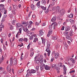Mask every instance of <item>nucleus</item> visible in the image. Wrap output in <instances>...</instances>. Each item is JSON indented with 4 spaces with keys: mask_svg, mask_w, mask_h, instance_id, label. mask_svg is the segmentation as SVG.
<instances>
[{
    "mask_svg": "<svg viewBox=\"0 0 77 77\" xmlns=\"http://www.w3.org/2000/svg\"><path fill=\"white\" fill-rule=\"evenodd\" d=\"M12 12L14 15H15L16 14V13L15 12V11L14 10H12Z\"/></svg>",
    "mask_w": 77,
    "mask_h": 77,
    "instance_id": "39",
    "label": "nucleus"
},
{
    "mask_svg": "<svg viewBox=\"0 0 77 77\" xmlns=\"http://www.w3.org/2000/svg\"><path fill=\"white\" fill-rule=\"evenodd\" d=\"M13 64L14 65H17V60H14L13 61H12V59L11 58L10 60V64L11 66H12Z\"/></svg>",
    "mask_w": 77,
    "mask_h": 77,
    "instance_id": "2",
    "label": "nucleus"
},
{
    "mask_svg": "<svg viewBox=\"0 0 77 77\" xmlns=\"http://www.w3.org/2000/svg\"><path fill=\"white\" fill-rule=\"evenodd\" d=\"M35 72H36V71L34 69H31L30 71H29V69H28L27 71V74H26V77H28L29 75L30 76V75H32V73H35Z\"/></svg>",
    "mask_w": 77,
    "mask_h": 77,
    "instance_id": "1",
    "label": "nucleus"
},
{
    "mask_svg": "<svg viewBox=\"0 0 77 77\" xmlns=\"http://www.w3.org/2000/svg\"><path fill=\"white\" fill-rule=\"evenodd\" d=\"M3 27V25H0V29H2Z\"/></svg>",
    "mask_w": 77,
    "mask_h": 77,
    "instance_id": "61",
    "label": "nucleus"
},
{
    "mask_svg": "<svg viewBox=\"0 0 77 77\" xmlns=\"http://www.w3.org/2000/svg\"><path fill=\"white\" fill-rule=\"evenodd\" d=\"M53 27H54L53 23H52L51 25L49 26V29H53Z\"/></svg>",
    "mask_w": 77,
    "mask_h": 77,
    "instance_id": "22",
    "label": "nucleus"
},
{
    "mask_svg": "<svg viewBox=\"0 0 77 77\" xmlns=\"http://www.w3.org/2000/svg\"><path fill=\"white\" fill-rule=\"evenodd\" d=\"M35 24L36 26H39V23L37 22H36Z\"/></svg>",
    "mask_w": 77,
    "mask_h": 77,
    "instance_id": "50",
    "label": "nucleus"
},
{
    "mask_svg": "<svg viewBox=\"0 0 77 77\" xmlns=\"http://www.w3.org/2000/svg\"><path fill=\"white\" fill-rule=\"evenodd\" d=\"M62 63H59L58 64V66H60L61 67H62Z\"/></svg>",
    "mask_w": 77,
    "mask_h": 77,
    "instance_id": "30",
    "label": "nucleus"
},
{
    "mask_svg": "<svg viewBox=\"0 0 77 77\" xmlns=\"http://www.w3.org/2000/svg\"><path fill=\"white\" fill-rule=\"evenodd\" d=\"M52 67V68H56V65L55 64H52L51 65Z\"/></svg>",
    "mask_w": 77,
    "mask_h": 77,
    "instance_id": "44",
    "label": "nucleus"
},
{
    "mask_svg": "<svg viewBox=\"0 0 77 77\" xmlns=\"http://www.w3.org/2000/svg\"><path fill=\"white\" fill-rule=\"evenodd\" d=\"M65 13V10H61L60 11V14H61V16L62 15H63V14H64Z\"/></svg>",
    "mask_w": 77,
    "mask_h": 77,
    "instance_id": "13",
    "label": "nucleus"
},
{
    "mask_svg": "<svg viewBox=\"0 0 77 77\" xmlns=\"http://www.w3.org/2000/svg\"><path fill=\"white\" fill-rule=\"evenodd\" d=\"M56 9L57 10V11H59V10H60V7L59 6H57L56 8Z\"/></svg>",
    "mask_w": 77,
    "mask_h": 77,
    "instance_id": "45",
    "label": "nucleus"
},
{
    "mask_svg": "<svg viewBox=\"0 0 77 77\" xmlns=\"http://www.w3.org/2000/svg\"><path fill=\"white\" fill-rule=\"evenodd\" d=\"M64 28H65V27L63 26L61 29V30H64Z\"/></svg>",
    "mask_w": 77,
    "mask_h": 77,
    "instance_id": "63",
    "label": "nucleus"
},
{
    "mask_svg": "<svg viewBox=\"0 0 77 77\" xmlns=\"http://www.w3.org/2000/svg\"><path fill=\"white\" fill-rule=\"evenodd\" d=\"M64 35H65L66 36H67L68 35V32H65L64 33Z\"/></svg>",
    "mask_w": 77,
    "mask_h": 77,
    "instance_id": "47",
    "label": "nucleus"
},
{
    "mask_svg": "<svg viewBox=\"0 0 77 77\" xmlns=\"http://www.w3.org/2000/svg\"><path fill=\"white\" fill-rule=\"evenodd\" d=\"M44 61V60L42 58H41L40 61V63H43V62Z\"/></svg>",
    "mask_w": 77,
    "mask_h": 77,
    "instance_id": "43",
    "label": "nucleus"
},
{
    "mask_svg": "<svg viewBox=\"0 0 77 77\" xmlns=\"http://www.w3.org/2000/svg\"><path fill=\"white\" fill-rule=\"evenodd\" d=\"M5 18H4V17H3L2 18L1 22H2V23L4 22V21H5Z\"/></svg>",
    "mask_w": 77,
    "mask_h": 77,
    "instance_id": "49",
    "label": "nucleus"
},
{
    "mask_svg": "<svg viewBox=\"0 0 77 77\" xmlns=\"http://www.w3.org/2000/svg\"><path fill=\"white\" fill-rule=\"evenodd\" d=\"M30 45H31V44L30 43H29V45L27 46V49L28 50H29L30 49Z\"/></svg>",
    "mask_w": 77,
    "mask_h": 77,
    "instance_id": "42",
    "label": "nucleus"
},
{
    "mask_svg": "<svg viewBox=\"0 0 77 77\" xmlns=\"http://www.w3.org/2000/svg\"><path fill=\"white\" fill-rule=\"evenodd\" d=\"M38 41V38H35L34 39L33 42H37V41Z\"/></svg>",
    "mask_w": 77,
    "mask_h": 77,
    "instance_id": "31",
    "label": "nucleus"
},
{
    "mask_svg": "<svg viewBox=\"0 0 77 77\" xmlns=\"http://www.w3.org/2000/svg\"><path fill=\"white\" fill-rule=\"evenodd\" d=\"M63 68V73L65 75L66 73V70L67 69L66 68V67H65V66H64Z\"/></svg>",
    "mask_w": 77,
    "mask_h": 77,
    "instance_id": "6",
    "label": "nucleus"
},
{
    "mask_svg": "<svg viewBox=\"0 0 77 77\" xmlns=\"http://www.w3.org/2000/svg\"><path fill=\"white\" fill-rule=\"evenodd\" d=\"M52 29L50 30L48 32V33L47 35V36L48 37H49V36H50L51 33H52Z\"/></svg>",
    "mask_w": 77,
    "mask_h": 77,
    "instance_id": "9",
    "label": "nucleus"
},
{
    "mask_svg": "<svg viewBox=\"0 0 77 77\" xmlns=\"http://www.w3.org/2000/svg\"><path fill=\"white\" fill-rule=\"evenodd\" d=\"M53 24V26H54V27H56L57 26V24L56 23H54Z\"/></svg>",
    "mask_w": 77,
    "mask_h": 77,
    "instance_id": "28",
    "label": "nucleus"
},
{
    "mask_svg": "<svg viewBox=\"0 0 77 77\" xmlns=\"http://www.w3.org/2000/svg\"><path fill=\"white\" fill-rule=\"evenodd\" d=\"M0 7H1V8H4V7H5V5L3 4H1L0 5Z\"/></svg>",
    "mask_w": 77,
    "mask_h": 77,
    "instance_id": "54",
    "label": "nucleus"
},
{
    "mask_svg": "<svg viewBox=\"0 0 77 77\" xmlns=\"http://www.w3.org/2000/svg\"><path fill=\"white\" fill-rule=\"evenodd\" d=\"M3 10L4 11V14H6V13H7V11H6V10H5L3 9Z\"/></svg>",
    "mask_w": 77,
    "mask_h": 77,
    "instance_id": "53",
    "label": "nucleus"
},
{
    "mask_svg": "<svg viewBox=\"0 0 77 77\" xmlns=\"http://www.w3.org/2000/svg\"><path fill=\"white\" fill-rule=\"evenodd\" d=\"M19 33H21V30H22V29L21 28H20L19 29Z\"/></svg>",
    "mask_w": 77,
    "mask_h": 77,
    "instance_id": "56",
    "label": "nucleus"
},
{
    "mask_svg": "<svg viewBox=\"0 0 77 77\" xmlns=\"http://www.w3.org/2000/svg\"><path fill=\"white\" fill-rule=\"evenodd\" d=\"M7 17V15L5 14L4 15L3 17L4 18H6Z\"/></svg>",
    "mask_w": 77,
    "mask_h": 77,
    "instance_id": "62",
    "label": "nucleus"
},
{
    "mask_svg": "<svg viewBox=\"0 0 77 77\" xmlns=\"http://www.w3.org/2000/svg\"><path fill=\"white\" fill-rule=\"evenodd\" d=\"M41 3L43 5H46V1L45 0H42L41 1Z\"/></svg>",
    "mask_w": 77,
    "mask_h": 77,
    "instance_id": "15",
    "label": "nucleus"
},
{
    "mask_svg": "<svg viewBox=\"0 0 77 77\" xmlns=\"http://www.w3.org/2000/svg\"><path fill=\"white\" fill-rule=\"evenodd\" d=\"M49 12V9H47V10H46L45 11V12L46 14H47V13H48V12Z\"/></svg>",
    "mask_w": 77,
    "mask_h": 77,
    "instance_id": "57",
    "label": "nucleus"
},
{
    "mask_svg": "<svg viewBox=\"0 0 77 77\" xmlns=\"http://www.w3.org/2000/svg\"><path fill=\"white\" fill-rule=\"evenodd\" d=\"M75 72V70H73L70 71L69 73H70V74H71V73H73V72Z\"/></svg>",
    "mask_w": 77,
    "mask_h": 77,
    "instance_id": "48",
    "label": "nucleus"
},
{
    "mask_svg": "<svg viewBox=\"0 0 77 77\" xmlns=\"http://www.w3.org/2000/svg\"><path fill=\"white\" fill-rule=\"evenodd\" d=\"M23 30L24 32H29V30H28L27 28H24L23 27Z\"/></svg>",
    "mask_w": 77,
    "mask_h": 77,
    "instance_id": "18",
    "label": "nucleus"
},
{
    "mask_svg": "<svg viewBox=\"0 0 77 77\" xmlns=\"http://www.w3.org/2000/svg\"><path fill=\"white\" fill-rule=\"evenodd\" d=\"M46 51L48 53L47 54L48 56H50V53H51V51L50 50V49L48 48H46Z\"/></svg>",
    "mask_w": 77,
    "mask_h": 77,
    "instance_id": "8",
    "label": "nucleus"
},
{
    "mask_svg": "<svg viewBox=\"0 0 77 77\" xmlns=\"http://www.w3.org/2000/svg\"><path fill=\"white\" fill-rule=\"evenodd\" d=\"M40 1H39L36 4L38 8H41V6H40Z\"/></svg>",
    "mask_w": 77,
    "mask_h": 77,
    "instance_id": "21",
    "label": "nucleus"
},
{
    "mask_svg": "<svg viewBox=\"0 0 77 77\" xmlns=\"http://www.w3.org/2000/svg\"><path fill=\"white\" fill-rule=\"evenodd\" d=\"M40 8H41L43 10H44V11L46 10V8L45 7H44V6H43L42 5L40 6Z\"/></svg>",
    "mask_w": 77,
    "mask_h": 77,
    "instance_id": "32",
    "label": "nucleus"
},
{
    "mask_svg": "<svg viewBox=\"0 0 77 77\" xmlns=\"http://www.w3.org/2000/svg\"><path fill=\"white\" fill-rule=\"evenodd\" d=\"M32 14V11H30L28 15V17H30V14Z\"/></svg>",
    "mask_w": 77,
    "mask_h": 77,
    "instance_id": "55",
    "label": "nucleus"
},
{
    "mask_svg": "<svg viewBox=\"0 0 77 77\" xmlns=\"http://www.w3.org/2000/svg\"><path fill=\"white\" fill-rule=\"evenodd\" d=\"M23 41H25V42H27V41H28V39H27V38H24Z\"/></svg>",
    "mask_w": 77,
    "mask_h": 77,
    "instance_id": "38",
    "label": "nucleus"
},
{
    "mask_svg": "<svg viewBox=\"0 0 77 77\" xmlns=\"http://www.w3.org/2000/svg\"><path fill=\"white\" fill-rule=\"evenodd\" d=\"M60 46L59 45H57L56 46V48H59Z\"/></svg>",
    "mask_w": 77,
    "mask_h": 77,
    "instance_id": "58",
    "label": "nucleus"
},
{
    "mask_svg": "<svg viewBox=\"0 0 77 77\" xmlns=\"http://www.w3.org/2000/svg\"><path fill=\"white\" fill-rule=\"evenodd\" d=\"M35 69H36L37 71H38L39 69V66H37L35 67Z\"/></svg>",
    "mask_w": 77,
    "mask_h": 77,
    "instance_id": "46",
    "label": "nucleus"
},
{
    "mask_svg": "<svg viewBox=\"0 0 77 77\" xmlns=\"http://www.w3.org/2000/svg\"><path fill=\"white\" fill-rule=\"evenodd\" d=\"M63 45H64V49H65V50H66L68 48V45H67V44H66V42H63Z\"/></svg>",
    "mask_w": 77,
    "mask_h": 77,
    "instance_id": "7",
    "label": "nucleus"
},
{
    "mask_svg": "<svg viewBox=\"0 0 77 77\" xmlns=\"http://www.w3.org/2000/svg\"><path fill=\"white\" fill-rule=\"evenodd\" d=\"M11 23L13 25H15V24L17 23V21L15 20H13L11 21Z\"/></svg>",
    "mask_w": 77,
    "mask_h": 77,
    "instance_id": "16",
    "label": "nucleus"
},
{
    "mask_svg": "<svg viewBox=\"0 0 77 77\" xmlns=\"http://www.w3.org/2000/svg\"><path fill=\"white\" fill-rule=\"evenodd\" d=\"M14 29V26H12V25H10V29L11 30H13V29Z\"/></svg>",
    "mask_w": 77,
    "mask_h": 77,
    "instance_id": "33",
    "label": "nucleus"
},
{
    "mask_svg": "<svg viewBox=\"0 0 77 77\" xmlns=\"http://www.w3.org/2000/svg\"><path fill=\"white\" fill-rule=\"evenodd\" d=\"M1 74H6V72H5V71H2V70H0V75Z\"/></svg>",
    "mask_w": 77,
    "mask_h": 77,
    "instance_id": "29",
    "label": "nucleus"
},
{
    "mask_svg": "<svg viewBox=\"0 0 77 77\" xmlns=\"http://www.w3.org/2000/svg\"><path fill=\"white\" fill-rule=\"evenodd\" d=\"M69 35L70 36H73V31H71L69 32Z\"/></svg>",
    "mask_w": 77,
    "mask_h": 77,
    "instance_id": "23",
    "label": "nucleus"
},
{
    "mask_svg": "<svg viewBox=\"0 0 77 77\" xmlns=\"http://www.w3.org/2000/svg\"><path fill=\"white\" fill-rule=\"evenodd\" d=\"M69 18H72L73 17V14H70L69 16Z\"/></svg>",
    "mask_w": 77,
    "mask_h": 77,
    "instance_id": "34",
    "label": "nucleus"
},
{
    "mask_svg": "<svg viewBox=\"0 0 77 77\" xmlns=\"http://www.w3.org/2000/svg\"><path fill=\"white\" fill-rule=\"evenodd\" d=\"M52 39L54 40H56L57 39V38L56 36H54L52 37Z\"/></svg>",
    "mask_w": 77,
    "mask_h": 77,
    "instance_id": "41",
    "label": "nucleus"
},
{
    "mask_svg": "<svg viewBox=\"0 0 77 77\" xmlns=\"http://www.w3.org/2000/svg\"><path fill=\"white\" fill-rule=\"evenodd\" d=\"M33 24V22L30 21H29V23H28L27 24L28 28H30L32 27V25Z\"/></svg>",
    "mask_w": 77,
    "mask_h": 77,
    "instance_id": "5",
    "label": "nucleus"
},
{
    "mask_svg": "<svg viewBox=\"0 0 77 77\" xmlns=\"http://www.w3.org/2000/svg\"><path fill=\"white\" fill-rule=\"evenodd\" d=\"M8 10L9 11H11L12 10V7H9L8 8Z\"/></svg>",
    "mask_w": 77,
    "mask_h": 77,
    "instance_id": "59",
    "label": "nucleus"
},
{
    "mask_svg": "<svg viewBox=\"0 0 77 77\" xmlns=\"http://www.w3.org/2000/svg\"><path fill=\"white\" fill-rule=\"evenodd\" d=\"M31 8L32 10H35V9H36L35 5H34L33 4L31 5Z\"/></svg>",
    "mask_w": 77,
    "mask_h": 77,
    "instance_id": "12",
    "label": "nucleus"
},
{
    "mask_svg": "<svg viewBox=\"0 0 77 77\" xmlns=\"http://www.w3.org/2000/svg\"><path fill=\"white\" fill-rule=\"evenodd\" d=\"M13 8L15 10H17L18 9V6L17 5H14L13 6Z\"/></svg>",
    "mask_w": 77,
    "mask_h": 77,
    "instance_id": "24",
    "label": "nucleus"
},
{
    "mask_svg": "<svg viewBox=\"0 0 77 77\" xmlns=\"http://www.w3.org/2000/svg\"><path fill=\"white\" fill-rule=\"evenodd\" d=\"M59 53H56L55 54H54V57L55 58V59H57L58 57H59Z\"/></svg>",
    "mask_w": 77,
    "mask_h": 77,
    "instance_id": "17",
    "label": "nucleus"
},
{
    "mask_svg": "<svg viewBox=\"0 0 77 77\" xmlns=\"http://www.w3.org/2000/svg\"><path fill=\"white\" fill-rule=\"evenodd\" d=\"M70 60H71L72 63H75V60L74 59L72 58H71Z\"/></svg>",
    "mask_w": 77,
    "mask_h": 77,
    "instance_id": "25",
    "label": "nucleus"
},
{
    "mask_svg": "<svg viewBox=\"0 0 77 77\" xmlns=\"http://www.w3.org/2000/svg\"><path fill=\"white\" fill-rule=\"evenodd\" d=\"M3 48L4 50H6V46H5L3 45Z\"/></svg>",
    "mask_w": 77,
    "mask_h": 77,
    "instance_id": "60",
    "label": "nucleus"
},
{
    "mask_svg": "<svg viewBox=\"0 0 77 77\" xmlns=\"http://www.w3.org/2000/svg\"><path fill=\"white\" fill-rule=\"evenodd\" d=\"M41 39L42 41V44H43V45H45V39H44L43 37H41Z\"/></svg>",
    "mask_w": 77,
    "mask_h": 77,
    "instance_id": "10",
    "label": "nucleus"
},
{
    "mask_svg": "<svg viewBox=\"0 0 77 77\" xmlns=\"http://www.w3.org/2000/svg\"><path fill=\"white\" fill-rule=\"evenodd\" d=\"M19 41L20 42H23V38H20L19 39Z\"/></svg>",
    "mask_w": 77,
    "mask_h": 77,
    "instance_id": "40",
    "label": "nucleus"
},
{
    "mask_svg": "<svg viewBox=\"0 0 77 77\" xmlns=\"http://www.w3.org/2000/svg\"><path fill=\"white\" fill-rule=\"evenodd\" d=\"M42 66H44L45 67V69L46 70H48V69H50V67L47 65H45V64H43L42 65Z\"/></svg>",
    "mask_w": 77,
    "mask_h": 77,
    "instance_id": "4",
    "label": "nucleus"
},
{
    "mask_svg": "<svg viewBox=\"0 0 77 77\" xmlns=\"http://www.w3.org/2000/svg\"><path fill=\"white\" fill-rule=\"evenodd\" d=\"M69 21L70 22L71 24H74L75 22V21L74 20H72L71 19H70L69 20Z\"/></svg>",
    "mask_w": 77,
    "mask_h": 77,
    "instance_id": "27",
    "label": "nucleus"
},
{
    "mask_svg": "<svg viewBox=\"0 0 77 77\" xmlns=\"http://www.w3.org/2000/svg\"><path fill=\"white\" fill-rule=\"evenodd\" d=\"M16 25H17V26L18 27H20V26H22V25H21L20 24V23H17L16 24Z\"/></svg>",
    "mask_w": 77,
    "mask_h": 77,
    "instance_id": "35",
    "label": "nucleus"
},
{
    "mask_svg": "<svg viewBox=\"0 0 77 77\" xmlns=\"http://www.w3.org/2000/svg\"><path fill=\"white\" fill-rule=\"evenodd\" d=\"M0 70H2V71H4V69L2 67H0Z\"/></svg>",
    "mask_w": 77,
    "mask_h": 77,
    "instance_id": "51",
    "label": "nucleus"
},
{
    "mask_svg": "<svg viewBox=\"0 0 77 77\" xmlns=\"http://www.w3.org/2000/svg\"><path fill=\"white\" fill-rule=\"evenodd\" d=\"M70 30V27L69 26L66 27L65 30L66 32H67V31H69Z\"/></svg>",
    "mask_w": 77,
    "mask_h": 77,
    "instance_id": "19",
    "label": "nucleus"
},
{
    "mask_svg": "<svg viewBox=\"0 0 77 77\" xmlns=\"http://www.w3.org/2000/svg\"><path fill=\"white\" fill-rule=\"evenodd\" d=\"M33 37H34V35H32L29 37V39L30 40H33Z\"/></svg>",
    "mask_w": 77,
    "mask_h": 77,
    "instance_id": "26",
    "label": "nucleus"
},
{
    "mask_svg": "<svg viewBox=\"0 0 77 77\" xmlns=\"http://www.w3.org/2000/svg\"><path fill=\"white\" fill-rule=\"evenodd\" d=\"M57 18V17L56 16H54L51 20V21H52V22H54V21H55L56 20Z\"/></svg>",
    "mask_w": 77,
    "mask_h": 77,
    "instance_id": "11",
    "label": "nucleus"
},
{
    "mask_svg": "<svg viewBox=\"0 0 77 77\" xmlns=\"http://www.w3.org/2000/svg\"><path fill=\"white\" fill-rule=\"evenodd\" d=\"M75 13H77V8H75Z\"/></svg>",
    "mask_w": 77,
    "mask_h": 77,
    "instance_id": "64",
    "label": "nucleus"
},
{
    "mask_svg": "<svg viewBox=\"0 0 77 77\" xmlns=\"http://www.w3.org/2000/svg\"><path fill=\"white\" fill-rule=\"evenodd\" d=\"M34 53L33 51H32L30 53V56L31 57H32L33 56Z\"/></svg>",
    "mask_w": 77,
    "mask_h": 77,
    "instance_id": "37",
    "label": "nucleus"
},
{
    "mask_svg": "<svg viewBox=\"0 0 77 77\" xmlns=\"http://www.w3.org/2000/svg\"><path fill=\"white\" fill-rule=\"evenodd\" d=\"M66 38L68 39H69V38H70V37L69 36V35H67L66 36Z\"/></svg>",
    "mask_w": 77,
    "mask_h": 77,
    "instance_id": "52",
    "label": "nucleus"
},
{
    "mask_svg": "<svg viewBox=\"0 0 77 77\" xmlns=\"http://www.w3.org/2000/svg\"><path fill=\"white\" fill-rule=\"evenodd\" d=\"M50 42H47V48H50Z\"/></svg>",
    "mask_w": 77,
    "mask_h": 77,
    "instance_id": "20",
    "label": "nucleus"
},
{
    "mask_svg": "<svg viewBox=\"0 0 77 77\" xmlns=\"http://www.w3.org/2000/svg\"><path fill=\"white\" fill-rule=\"evenodd\" d=\"M6 69L8 72H10V73H11V68H10V65H8V66L6 68Z\"/></svg>",
    "mask_w": 77,
    "mask_h": 77,
    "instance_id": "3",
    "label": "nucleus"
},
{
    "mask_svg": "<svg viewBox=\"0 0 77 77\" xmlns=\"http://www.w3.org/2000/svg\"><path fill=\"white\" fill-rule=\"evenodd\" d=\"M39 34L40 36H42V35H43V34H44V33L42 32V30H40L39 31Z\"/></svg>",
    "mask_w": 77,
    "mask_h": 77,
    "instance_id": "14",
    "label": "nucleus"
},
{
    "mask_svg": "<svg viewBox=\"0 0 77 77\" xmlns=\"http://www.w3.org/2000/svg\"><path fill=\"white\" fill-rule=\"evenodd\" d=\"M39 61L36 60L35 61V64H39Z\"/></svg>",
    "mask_w": 77,
    "mask_h": 77,
    "instance_id": "36",
    "label": "nucleus"
}]
</instances>
